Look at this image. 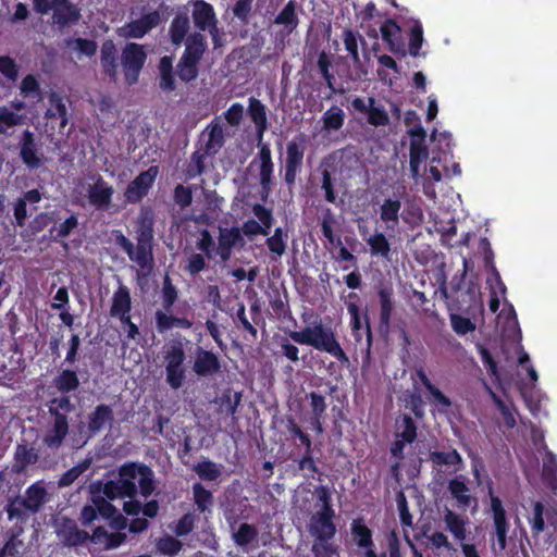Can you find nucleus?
Returning <instances> with one entry per match:
<instances>
[{"instance_id":"nucleus-1","label":"nucleus","mask_w":557,"mask_h":557,"mask_svg":"<svg viewBox=\"0 0 557 557\" xmlns=\"http://www.w3.org/2000/svg\"><path fill=\"white\" fill-rule=\"evenodd\" d=\"M288 338H281L278 343L280 354L293 363H298L299 348L290 343L312 346L314 349L325 351L333 356L342 364L349 362L347 354L342 348L331 327L324 326L321 321L314 323L313 327H305L301 331H288Z\"/></svg>"},{"instance_id":"nucleus-2","label":"nucleus","mask_w":557,"mask_h":557,"mask_svg":"<svg viewBox=\"0 0 557 557\" xmlns=\"http://www.w3.org/2000/svg\"><path fill=\"white\" fill-rule=\"evenodd\" d=\"M48 500V492L42 480L30 484L24 493V497L10 496L4 506V511L10 521L25 522L29 515L38 513Z\"/></svg>"},{"instance_id":"nucleus-3","label":"nucleus","mask_w":557,"mask_h":557,"mask_svg":"<svg viewBox=\"0 0 557 557\" xmlns=\"http://www.w3.org/2000/svg\"><path fill=\"white\" fill-rule=\"evenodd\" d=\"M166 383L173 389L183 386L186 379V355L181 342H176L164 350Z\"/></svg>"},{"instance_id":"nucleus-4","label":"nucleus","mask_w":557,"mask_h":557,"mask_svg":"<svg viewBox=\"0 0 557 557\" xmlns=\"http://www.w3.org/2000/svg\"><path fill=\"white\" fill-rule=\"evenodd\" d=\"M147 53L144 47L136 42H127L121 53V66L125 83L135 85L146 63Z\"/></svg>"},{"instance_id":"nucleus-5","label":"nucleus","mask_w":557,"mask_h":557,"mask_svg":"<svg viewBox=\"0 0 557 557\" xmlns=\"http://www.w3.org/2000/svg\"><path fill=\"white\" fill-rule=\"evenodd\" d=\"M159 173L158 165H151L146 171L140 172L127 185L124 191L125 201L132 205L139 203L148 195Z\"/></svg>"},{"instance_id":"nucleus-6","label":"nucleus","mask_w":557,"mask_h":557,"mask_svg":"<svg viewBox=\"0 0 557 557\" xmlns=\"http://www.w3.org/2000/svg\"><path fill=\"white\" fill-rule=\"evenodd\" d=\"M348 299H349V301L346 302V307H347V311L350 315V327H351L352 335H354L356 342L360 343L362 341L361 330L364 324L368 348H370L372 345L373 335H372V330H371V325H370V318H369L368 311H366L363 313V315H361L360 308L356 302V300L359 299V297L356 293H349Z\"/></svg>"},{"instance_id":"nucleus-7","label":"nucleus","mask_w":557,"mask_h":557,"mask_svg":"<svg viewBox=\"0 0 557 557\" xmlns=\"http://www.w3.org/2000/svg\"><path fill=\"white\" fill-rule=\"evenodd\" d=\"M488 496L497 544L499 549L503 550L507 546V534L510 524L507 519V513L503 506V502L497 495L494 494L492 485L488 486Z\"/></svg>"},{"instance_id":"nucleus-8","label":"nucleus","mask_w":557,"mask_h":557,"mask_svg":"<svg viewBox=\"0 0 557 557\" xmlns=\"http://www.w3.org/2000/svg\"><path fill=\"white\" fill-rule=\"evenodd\" d=\"M447 490L451 498L456 502V507L462 511L471 509L472 513L478 511V498L471 494L463 476H456L448 481Z\"/></svg>"},{"instance_id":"nucleus-9","label":"nucleus","mask_w":557,"mask_h":557,"mask_svg":"<svg viewBox=\"0 0 557 557\" xmlns=\"http://www.w3.org/2000/svg\"><path fill=\"white\" fill-rule=\"evenodd\" d=\"M151 222L147 228L143 230L137 238L136 247L133 246V251L128 256L131 261H134L140 269L151 270L153 267L152 256V227Z\"/></svg>"},{"instance_id":"nucleus-10","label":"nucleus","mask_w":557,"mask_h":557,"mask_svg":"<svg viewBox=\"0 0 557 557\" xmlns=\"http://www.w3.org/2000/svg\"><path fill=\"white\" fill-rule=\"evenodd\" d=\"M305 146L295 139L286 145L284 181L288 186L295 184L298 173L302 169Z\"/></svg>"},{"instance_id":"nucleus-11","label":"nucleus","mask_w":557,"mask_h":557,"mask_svg":"<svg viewBox=\"0 0 557 557\" xmlns=\"http://www.w3.org/2000/svg\"><path fill=\"white\" fill-rule=\"evenodd\" d=\"M244 243L245 240L239 227H220L216 255L222 262H227L232 257L233 249L237 246L242 247Z\"/></svg>"},{"instance_id":"nucleus-12","label":"nucleus","mask_w":557,"mask_h":557,"mask_svg":"<svg viewBox=\"0 0 557 557\" xmlns=\"http://www.w3.org/2000/svg\"><path fill=\"white\" fill-rule=\"evenodd\" d=\"M191 17L199 33L207 32L219 23L213 5L205 0L193 1Z\"/></svg>"},{"instance_id":"nucleus-13","label":"nucleus","mask_w":557,"mask_h":557,"mask_svg":"<svg viewBox=\"0 0 557 557\" xmlns=\"http://www.w3.org/2000/svg\"><path fill=\"white\" fill-rule=\"evenodd\" d=\"M57 535L66 547H77L91 542V534L78 529L76 522L71 519H64Z\"/></svg>"},{"instance_id":"nucleus-14","label":"nucleus","mask_w":557,"mask_h":557,"mask_svg":"<svg viewBox=\"0 0 557 557\" xmlns=\"http://www.w3.org/2000/svg\"><path fill=\"white\" fill-rule=\"evenodd\" d=\"M193 371L199 377L212 376L221 371L220 359L213 351L198 347L193 364Z\"/></svg>"},{"instance_id":"nucleus-15","label":"nucleus","mask_w":557,"mask_h":557,"mask_svg":"<svg viewBox=\"0 0 557 557\" xmlns=\"http://www.w3.org/2000/svg\"><path fill=\"white\" fill-rule=\"evenodd\" d=\"M443 522L445 523V530L448 531L455 541L465 543L469 535L467 527L469 524L468 517L457 513L456 511L445 508L443 511Z\"/></svg>"},{"instance_id":"nucleus-16","label":"nucleus","mask_w":557,"mask_h":557,"mask_svg":"<svg viewBox=\"0 0 557 557\" xmlns=\"http://www.w3.org/2000/svg\"><path fill=\"white\" fill-rule=\"evenodd\" d=\"M114 189L101 176L88 189L89 203L97 210H108L112 203Z\"/></svg>"},{"instance_id":"nucleus-17","label":"nucleus","mask_w":557,"mask_h":557,"mask_svg":"<svg viewBox=\"0 0 557 557\" xmlns=\"http://www.w3.org/2000/svg\"><path fill=\"white\" fill-rule=\"evenodd\" d=\"M137 462L128 461L120 466L117 470L119 487L125 498L132 499L138 493L136 480H137Z\"/></svg>"},{"instance_id":"nucleus-18","label":"nucleus","mask_w":557,"mask_h":557,"mask_svg":"<svg viewBox=\"0 0 557 557\" xmlns=\"http://www.w3.org/2000/svg\"><path fill=\"white\" fill-rule=\"evenodd\" d=\"M114 421V412L111 406L99 404L88 414L87 431L90 436L100 433L107 425L111 426Z\"/></svg>"},{"instance_id":"nucleus-19","label":"nucleus","mask_w":557,"mask_h":557,"mask_svg":"<svg viewBox=\"0 0 557 557\" xmlns=\"http://www.w3.org/2000/svg\"><path fill=\"white\" fill-rule=\"evenodd\" d=\"M52 11L53 24L60 29L76 24L82 16L79 9L71 0H58Z\"/></svg>"},{"instance_id":"nucleus-20","label":"nucleus","mask_w":557,"mask_h":557,"mask_svg":"<svg viewBox=\"0 0 557 557\" xmlns=\"http://www.w3.org/2000/svg\"><path fill=\"white\" fill-rule=\"evenodd\" d=\"M201 136H207V140L201 146V149L205 150V153H210L213 157L223 148L225 144L224 127L219 122L218 117L212 120L207 125Z\"/></svg>"},{"instance_id":"nucleus-21","label":"nucleus","mask_w":557,"mask_h":557,"mask_svg":"<svg viewBox=\"0 0 557 557\" xmlns=\"http://www.w3.org/2000/svg\"><path fill=\"white\" fill-rule=\"evenodd\" d=\"M247 114L249 115L251 122L255 124L256 141L261 143L269 127L265 104H263L259 99L255 97H249Z\"/></svg>"},{"instance_id":"nucleus-22","label":"nucleus","mask_w":557,"mask_h":557,"mask_svg":"<svg viewBox=\"0 0 557 557\" xmlns=\"http://www.w3.org/2000/svg\"><path fill=\"white\" fill-rule=\"evenodd\" d=\"M382 39L388 46L394 54L406 55L404 42L401 40V28L395 20H386L380 27Z\"/></svg>"},{"instance_id":"nucleus-23","label":"nucleus","mask_w":557,"mask_h":557,"mask_svg":"<svg viewBox=\"0 0 557 557\" xmlns=\"http://www.w3.org/2000/svg\"><path fill=\"white\" fill-rule=\"evenodd\" d=\"M100 64L102 73L111 82L117 78V49L112 39H106L100 48Z\"/></svg>"},{"instance_id":"nucleus-24","label":"nucleus","mask_w":557,"mask_h":557,"mask_svg":"<svg viewBox=\"0 0 557 557\" xmlns=\"http://www.w3.org/2000/svg\"><path fill=\"white\" fill-rule=\"evenodd\" d=\"M160 21L161 16L157 10L144 14L138 20L132 21L126 25V37L143 38L148 32L158 26Z\"/></svg>"},{"instance_id":"nucleus-25","label":"nucleus","mask_w":557,"mask_h":557,"mask_svg":"<svg viewBox=\"0 0 557 557\" xmlns=\"http://www.w3.org/2000/svg\"><path fill=\"white\" fill-rule=\"evenodd\" d=\"M47 407L53 423L70 428L69 413L75 409V406L72 404L71 397L69 395H63L50 399L47 403Z\"/></svg>"},{"instance_id":"nucleus-26","label":"nucleus","mask_w":557,"mask_h":557,"mask_svg":"<svg viewBox=\"0 0 557 557\" xmlns=\"http://www.w3.org/2000/svg\"><path fill=\"white\" fill-rule=\"evenodd\" d=\"M37 150L35 134L28 128L25 129L20 139V157L26 166L35 169L41 164Z\"/></svg>"},{"instance_id":"nucleus-27","label":"nucleus","mask_w":557,"mask_h":557,"mask_svg":"<svg viewBox=\"0 0 557 557\" xmlns=\"http://www.w3.org/2000/svg\"><path fill=\"white\" fill-rule=\"evenodd\" d=\"M38 459L39 455L35 447L29 446L26 442L20 443L15 447L12 470L15 473H22L28 466L35 465Z\"/></svg>"},{"instance_id":"nucleus-28","label":"nucleus","mask_w":557,"mask_h":557,"mask_svg":"<svg viewBox=\"0 0 557 557\" xmlns=\"http://www.w3.org/2000/svg\"><path fill=\"white\" fill-rule=\"evenodd\" d=\"M132 311V297L127 286L120 284L112 296L110 315L112 318L123 317Z\"/></svg>"},{"instance_id":"nucleus-29","label":"nucleus","mask_w":557,"mask_h":557,"mask_svg":"<svg viewBox=\"0 0 557 557\" xmlns=\"http://www.w3.org/2000/svg\"><path fill=\"white\" fill-rule=\"evenodd\" d=\"M206 50V37L199 32H194L187 36L185 40V50L181 58L199 63Z\"/></svg>"},{"instance_id":"nucleus-30","label":"nucleus","mask_w":557,"mask_h":557,"mask_svg":"<svg viewBox=\"0 0 557 557\" xmlns=\"http://www.w3.org/2000/svg\"><path fill=\"white\" fill-rule=\"evenodd\" d=\"M190 28L187 12L177 13L170 24L169 35L174 46H181L187 38Z\"/></svg>"},{"instance_id":"nucleus-31","label":"nucleus","mask_w":557,"mask_h":557,"mask_svg":"<svg viewBox=\"0 0 557 557\" xmlns=\"http://www.w3.org/2000/svg\"><path fill=\"white\" fill-rule=\"evenodd\" d=\"M352 543L360 549L373 546V531L366 524L362 518L354 519L350 523Z\"/></svg>"},{"instance_id":"nucleus-32","label":"nucleus","mask_w":557,"mask_h":557,"mask_svg":"<svg viewBox=\"0 0 557 557\" xmlns=\"http://www.w3.org/2000/svg\"><path fill=\"white\" fill-rule=\"evenodd\" d=\"M127 536L123 532L109 533L103 527H97L91 534V543L103 544L106 549H115L125 543Z\"/></svg>"},{"instance_id":"nucleus-33","label":"nucleus","mask_w":557,"mask_h":557,"mask_svg":"<svg viewBox=\"0 0 557 557\" xmlns=\"http://www.w3.org/2000/svg\"><path fill=\"white\" fill-rule=\"evenodd\" d=\"M336 524L332 520L311 517L309 523V532L320 542L331 541L336 534Z\"/></svg>"},{"instance_id":"nucleus-34","label":"nucleus","mask_w":557,"mask_h":557,"mask_svg":"<svg viewBox=\"0 0 557 557\" xmlns=\"http://www.w3.org/2000/svg\"><path fill=\"white\" fill-rule=\"evenodd\" d=\"M212 157L205 153L203 149H197L190 154L189 161L184 169L185 181H190L202 175L207 171V158Z\"/></svg>"},{"instance_id":"nucleus-35","label":"nucleus","mask_w":557,"mask_h":557,"mask_svg":"<svg viewBox=\"0 0 557 557\" xmlns=\"http://www.w3.org/2000/svg\"><path fill=\"white\" fill-rule=\"evenodd\" d=\"M296 7V2L289 0L274 18V24L282 25L287 35L296 30L299 25Z\"/></svg>"},{"instance_id":"nucleus-36","label":"nucleus","mask_w":557,"mask_h":557,"mask_svg":"<svg viewBox=\"0 0 557 557\" xmlns=\"http://www.w3.org/2000/svg\"><path fill=\"white\" fill-rule=\"evenodd\" d=\"M380 300V323L381 326L388 327L394 310L393 288L387 286H380L377 289Z\"/></svg>"},{"instance_id":"nucleus-37","label":"nucleus","mask_w":557,"mask_h":557,"mask_svg":"<svg viewBox=\"0 0 557 557\" xmlns=\"http://www.w3.org/2000/svg\"><path fill=\"white\" fill-rule=\"evenodd\" d=\"M395 436L408 442V444H412L417 440L418 428L409 414H401L396 419Z\"/></svg>"},{"instance_id":"nucleus-38","label":"nucleus","mask_w":557,"mask_h":557,"mask_svg":"<svg viewBox=\"0 0 557 557\" xmlns=\"http://www.w3.org/2000/svg\"><path fill=\"white\" fill-rule=\"evenodd\" d=\"M191 491L196 509L202 513H211L212 507L214 505V497L212 492L206 488L200 482L194 483Z\"/></svg>"},{"instance_id":"nucleus-39","label":"nucleus","mask_w":557,"mask_h":557,"mask_svg":"<svg viewBox=\"0 0 557 557\" xmlns=\"http://www.w3.org/2000/svg\"><path fill=\"white\" fill-rule=\"evenodd\" d=\"M53 384L63 396L75 392L81 382L75 370L64 369L53 379Z\"/></svg>"},{"instance_id":"nucleus-40","label":"nucleus","mask_w":557,"mask_h":557,"mask_svg":"<svg viewBox=\"0 0 557 557\" xmlns=\"http://www.w3.org/2000/svg\"><path fill=\"white\" fill-rule=\"evenodd\" d=\"M401 202L399 199L387 198L381 205L380 219L387 227L394 228L399 223V211Z\"/></svg>"},{"instance_id":"nucleus-41","label":"nucleus","mask_w":557,"mask_h":557,"mask_svg":"<svg viewBox=\"0 0 557 557\" xmlns=\"http://www.w3.org/2000/svg\"><path fill=\"white\" fill-rule=\"evenodd\" d=\"M137 479H138V486L139 493L145 497L148 498L152 495V493L156 490L154 484V473L152 469L145 465L137 462Z\"/></svg>"},{"instance_id":"nucleus-42","label":"nucleus","mask_w":557,"mask_h":557,"mask_svg":"<svg viewBox=\"0 0 557 557\" xmlns=\"http://www.w3.org/2000/svg\"><path fill=\"white\" fill-rule=\"evenodd\" d=\"M222 465L215 463L214 461L209 459L199 461L194 466V471L196 472L198 478L207 482L219 481L222 476Z\"/></svg>"},{"instance_id":"nucleus-43","label":"nucleus","mask_w":557,"mask_h":557,"mask_svg":"<svg viewBox=\"0 0 557 557\" xmlns=\"http://www.w3.org/2000/svg\"><path fill=\"white\" fill-rule=\"evenodd\" d=\"M243 398L242 392H232V389H225L222 395L215 399V403L219 405V411L221 413H226L227 416H234L238 407L240 406Z\"/></svg>"},{"instance_id":"nucleus-44","label":"nucleus","mask_w":557,"mask_h":557,"mask_svg":"<svg viewBox=\"0 0 557 557\" xmlns=\"http://www.w3.org/2000/svg\"><path fill=\"white\" fill-rule=\"evenodd\" d=\"M69 431L70 428L52 422L42 438L44 445L51 449H58L69 435Z\"/></svg>"},{"instance_id":"nucleus-45","label":"nucleus","mask_w":557,"mask_h":557,"mask_svg":"<svg viewBox=\"0 0 557 557\" xmlns=\"http://www.w3.org/2000/svg\"><path fill=\"white\" fill-rule=\"evenodd\" d=\"M101 486V481H97L90 485V500L95 504L99 517L109 520L115 515L117 508L106 499L103 496L96 494V487Z\"/></svg>"},{"instance_id":"nucleus-46","label":"nucleus","mask_w":557,"mask_h":557,"mask_svg":"<svg viewBox=\"0 0 557 557\" xmlns=\"http://www.w3.org/2000/svg\"><path fill=\"white\" fill-rule=\"evenodd\" d=\"M479 249L483 256L485 269L490 271L496 278L502 292L506 290V286L500 278V275L494 263V251L491 247V243L486 237H482L479 243Z\"/></svg>"},{"instance_id":"nucleus-47","label":"nucleus","mask_w":557,"mask_h":557,"mask_svg":"<svg viewBox=\"0 0 557 557\" xmlns=\"http://www.w3.org/2000/svg\"><path fill=\"white\" fill-rule=\"evenodd\" d=\"M26 115L16 113L5 106L0 107V134L9 136V129L25 123Z\"/></svg>"},{"instance_id":"nucleus-48","label":"nucleus","mask_w":557,"mask_h":557,"mask_svg":"<svg viewBox=\"0 0 557 557\" xmlns=\"http://www.w3.org/2000/svg\"><path fill=\"white\" fill-rule=\"evenodd\" d=\"M50 108L46 112L48 119H59L60 127L64 128L69 122L67 109L63 99L57 95L51 94L49 97Z\"/></svg>"},{"instance_id":"nucleus-49","label":"nucleus","mask_w":557,"mask_h":557,"mask_svg":"<svg viewBox=\"0 0 557 557\" xmlns=\"http://www.w3.org/2000/svg\"><path fill=\"white\" fill-rule=\"evenodd\" d=\"M409 164L412 173H418L421 163L428 159L429 151L424 143L411 140L409 147Z\"/></svg>"},{"instance_id":"nucleus-50","label":"nucleus","mask_w":557,"mask_h":557,"mask_svg":"<svg viewBox=\"0 0 557 557\" xmlns=\"http://www.w3.org/2000/svg\"><path fill=\"white\" fill-rule=\"evenodd\" d=\"M430 460L434 466H457L462 462L461 455L457 451V449L451 448L448 451H440L434 450L430 453Z\"/></svg>"},{"instance_id":"nucleus-51","label":"nucleus","mask_w":557,"mask_h":557,"mask_svg":"<svg viewBox=\"0 0 557 557\" xmlns=\"http://www.w3.org/2000/svg\"><path fill=\"white\" fill-rule=\"evenodd\" d=\"M323 128L326 131H338L344 125L345 113L337 106H332L322 116Z\"/></svg>"},{"instance_id":"nucleus-52","label":"nucleus","mask_w":557,"mask_h":557,"mask_svg":"<svg viewBox=\"0 0 557 557\" xmlns=\"http://www.w3.org/2000/svg\"><path fill=\"white\" fill-rule=\"evenodd\" d=\"M156 547L161 555L174 557L182 550L183 544L176 537L165 535L157 541Z\"/></svg>"},{"instance_id":"nucleus-53","label":"nucleus","mask_w":557,"mask_h":557,"mask_svg":"<svg viewBox=\"0 0 557 557\" xmlns=\"http://www.w3.org/2000/svg\"><path fill=\"white\" fill-rule=\"evenodd\" d=\"M286 239L287 234L283 228L276 227L273 235L267 238L265 244L272 253L276 255V257H282L286 250Z\"/></svg>"},{"instance_id":"nucleus-54","label":"nucleus","mask_w":557,"mask_h":557,"mask_svg":"<svg viewBox=\"0 0 557 557\" xmlns=\"http://www.w3.org/2000/svg\"><path fill=\"white\" fill-rule=\"evenodd\" d=\"M370 251L373 256L387 258L391 252V245L383 233H375L367 239Z\"/></svg>"},{"instance_id":"nucleus-55","label":"nucleus","mask_w":557,"mask_h":557,"mask_svg":"<svg viewBox=\"0 0 557 557\" xmlns=\"http://www.w3.org/2000/svg\"><path fill=\"white\" fill-rule=\"evenodd\" d=\"M78 225V219L75 214L66 218L58 227L53 226L49 230L50 236L54 242L67 237Z\"/></svg>"},{"instance_id":"nucleus-56","label":"nucleus","mask_w":557,"mask_h":557,"mask_svg":"<svg viewBox=\"0 0 557 557\" xmlns=\"http://www.w3.org/2000/svg\"><path fill=\"white\" fill-rule=\"evenodd\" d=\"M90 466V459H84L76 466L65 471L58 481L60 487L73 484Z\"/></svg>"},{"instance_id":"nucleus-57","label":"nucleus","mask_w":557,"mask_h":557,"mask_svg":"<svg viewBox=\"0 0 557 557\" xmlns=\"http://www.w3.org/2000/svg\"><path fill=\"white\" fill-rule=\"evenodd\" d=\"M161 295H162V307H163V309L166 312L171 311L173 306H174V304L178 299V290L173 285V283H172V281H171L169 275L164 276L163 284H162V289H161Z\"/></svg>"},{"instance_id":"nucleus-58","label":"nucleus","mask_w":557,"mask_h":557,"mask_svg":"<svg viewBox=\"0 0 557 557\" xmlns=\"http://www.w3.org/2000/svg\"><path fill=\"white\" fill-rule=\"evenodd\" d=\"M257 537V528L253 524L246 522L239 524L237 532H235L233 535L234 542L238 546H247L248 544L252 543Z\"/></svg>"},{"instance_id":"nucleus-59","label":"nucleus","mask_w":557,"mask_h":557,"mask_svg":"<svg viewBox=\"0 0 557 557\" xmlns=\"http://www.w3.org/2000/svg\"><path fill=\"white\" fill-rule=\"evenodd\" d=\"M198 62L181 58L177 63V75L181 81L189 83L198 76Z\"/></svg>"},{"instance_id":"nucleus-60","label":"nucleus","mask_w":557,"mask_h":557,"mask_svg":"<svg viewBox=\"0 0 557 557\" xmlns=\"http://www.w3.org/2000/svg\"><path fill=\"white\" fill-rule=\"evenodd\" d=\"M321 176V189L324 191V199L330 203H336L335 178L327 169H322Z\"/></svg>"},{"instance_id":"nucleus-61","label":"nucleus","mask_w":557,"mask_h":557,"mask_svg":"<svg viewBox=\"0 0 557 557\" xmlns=\"http://www.w3.org/2000/svg\"><path fill=\"white\" fill-rule=\"evenodd\" d=\"M21 95L24 98H41V89L37 78L33 74H27L20 85Z\"/></svg>"},{"instance_id":"nucleus-62","label":"nucleus","mask_w":557,"mask_h":557,"mask_svg":"<svg viewBox=\"0 0 557 557\" xmlns=\"http://www.w3.org/2000/svg\"><path fill=\"white\" fill-rule=\"evenodd\" d=\"M199 234L200 237L196 243V248L203 252L208 259H213L216 255V248L211 233L207 228H203Z\"/></svg>"},{"instance_id":"nucleus-63","label":"nucleus","mask_w":557,"mask_h":557,"mask_svg":"<svg viewBox=\"0 0 557 557\" xmlns=\"http://www.w3.org/2000/svg\"><path fill=\"white\" fill-rule=\"evenodd\" d=\"M173 200L182 210L193 202V189L190 186L177 184L173 190Z\"/></svg>"},{"instance_id":"nucleus-64","label":"nucleus","mask_w":557,"mask_h":557,"mask_svg":"<svg viewBox=\"0 0 557 557\" xmlns=\"http://www.w3.org/2000/svg\"><path fill=\"white\" fill-rule=\"evenodd\" d=\"M544 476L549 482L552 490L557 493V457L553 453H548L544 459Z\"/></svg>"}]
</instances>
